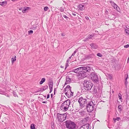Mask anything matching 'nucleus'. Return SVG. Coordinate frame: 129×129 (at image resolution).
Instances as JSON below:
<instances>
[{
	"instance_id": "obj_33",
	"label": "nucleus",
	"mask_w": 129,
	"mask_h": 129,
	"mask_svg": "<svg viewBox=\"0 0 129 129\" xmlns=\"http://www.w3.org/2000/svg\"><path fill=\"white\" fill-rule=\"evenodd\" d=\"M13 95L15 97H18V95L16 93V92H15L13 91Z\"/></svg>"
},
{
	"instance_id": "obj_53",
	"label": "nucleus",
	"mask_w": 129,
	"mask_h": 129,
	"mask_svg": "<svg viewBox=\"0 0 129 129\" xmlns=\"http://www.w3.org/2000/svg\"><path fill=\"white\" fill-rule=\"evenodd\" d=\"M51 127V128L53 129H54L55 128L54 126V123H53V125L52 124Z\"/></svg>"
},
{
	"instance_id": "obj_24",
	"label": "nucleus",
	"mask_w": 129,
	"mask_h": 129,
	"mask_svg": "<svg viewBox=\"0 0 129 129\" xmlns=\"http://www.w3.org/2000/svg\"><path fill=\"white\" fill-rule=\"evenodd\" d=\"M60 114H61L59 113H57V118L59 121L61 120V115H59Z\"/></svg>"
},
{
	"instance_id": "obj_48",
	"label": "nucleus",
	"mask_w": 129,
	"mask_h": 129,
	"mask_svg": "<svg viewBox=\"0 0 129 129\" xmlns=\"http://www.w3.org/2000/svg\"><path fill=\"white\" fill-rule=\"evenodd\" d=\"M71 88H68L67 89V92H69L70 93V91H71Z\"/></svg>"
},
{
	"instance_id": "obj_20",
	"label": "nucleus",
	"mask_w": 129,
	"mask_h": 129,
	"mask_svg": "<svg viewBox=\"0 0 129 129\" xmlns=\"http://www.w3.org/2000/svg\"><path fill=\"white\" fill-rule=\"evenodd\" d=\"M69 88H71V87L70 86V85H68L66 87L64 88V90H63V93L64 92H66L67 89Z\"/></svg>"
},
{
	"instance_id": "obj_4",
	"label": "nucleus",
	"mask_w": 129,
	"mask_h": 129,
	"mask_svg": "<svg viewBox=\"0 0 129 129\" xmlns=\"http://www.w3.org/2000/svg\"><path fill=\"white\" fill-rule=\"evenodd\" d=\"M66 128L68 129H75L76 125L75 122L69 120L65 122Z\"/></svg>"
},
{
	"instance_id": "obj_9",
	"label": "nucleus",
	"mask_w": 129,
	"mask_h": 129,
	"mask_svg": "<svg viewBox=\"0 0 129 129\" xmlns=\"http://www.w3.org/2000/svg\"><path fill=\"white\" fill-rule=\"evenodd\" d=\"M71 81V79L70 78L69 76H66V81L65 82L64 86L67 84L70 83Z\"/></svg>"
},
{
	"instance_id": "obj_21",
	"label": "nucleus",
	"mask_w": 129,
	"mask_h": 129,
	"mask_svg": "<svg viewBox=\"0 0 129 129\" xmlns=\"http://www.w3.org/2000/svg\"><path fill=\"white\" fill-rule=\"evenodd\" d=\"M45 79L44 78H42L40 82V85L42 84L45 81Z\"/></svg>"
},
{
	"instance_id": "obj_45",
	"label": "nucleus",
	"mask_w": 129,
	"mask_h": 129,
	"mask_svg": "<svg viewBox=\"0 0 129 129\" xmlns=\"http://www.w3.org/2000/svg\"><path fill=\"white\" fill-rule=\"evenodd\" d=\"M118 6L116 4L115 5L113 6V7H114V9H117V8Z\"/></svg>"
},
{
	"instance_id": "obj_11",
	"label": "nucleus",
	"mask_w": 129,
	"mask_h": 129,
	"mask_svg": "<svg viewBox=\"0 0 129 129\" xmlns=\"http://www.w3.org/2000/svg\"><path fill=\"white\" fill-rule=\"evenodd\" d=\"M77 7L78 8H79V9L81 11L84 10L85 8L84 5L81 4L78 5Z\"/></svg>"
},
{
	"instance_id": "obj_35",
	"label": "nucleus",
	"mask_w": 129,
	"mask_h": 129,
	"mask_svg": "<svg viewBox=\"0 0 129 129\" xmlns=\"http://www.w3.org/2000/svg\"><path fill=\"white\" fill-rule=\"evenodd\" d=\"M33 30H30L28 31V35H30L33 33Z\"/></svg>"
},
{
	"instance_id": "obj_30",
	"label": "nucleus",
	"mask_w": 129,
	"mask_h": 129,
	"mask_svg": "<svg viewBox=\"0 0 129 129\" xmlns=\"http://www.w3.org/2000/svg\"><path fill=\"white\" fill-rule=\"evenodd\" d=\"M110 3L111 4L112 6H113L115 5L116 4L112 1H110Z\"/></svg>"
},
{
	"instance_id": "obj_38",
	"label": "nucleus",
	"mask_w": 129,
	"mask_h": 129,
	"mask_svg": "<svg viewBox=\"0 0 129 129\" xmlns=\"http://www.w3.org/2000/svg\"><path fill=\"white\" fill-rule=\"evenodd\" d=\"M71 58V56H70L69 57V58L68 59H67V61H66V64H67V62H68V63L69 62V61L70 60Z\"/></svg>"
},
{
	"instance_id": "obj_56",
	"label": "nucleus",
	"mask_w": 129,
	"mask_h": 129,
	"mask_svg": "<svg viewBox=\"0 0 129 129\" xmlns=\"http://www.w3.org/2000/svg\"><path fill=\"white\" fill-rule=\"evenodd\" d=\"M53 84V82H48V84Z\"/></svg>"
},
{
	"instance_id": "obj_25",
	"label": "nucleus",
	"mask_w": 129,
	"mask_h": 129,
	"mask_svg": "<svg viewBox=\"0 0 129 129\" xmlns=\"http://www.w3.org/2000/svg\"><path fill=\"white\" fill-rule=\"evenodd\" d=\"M70 92L68 91L66 92L65 93L66 95L68 97V98H70L71 97L70 96Z\"/></svg>"
},
{
	"instance_id": "obj_2",
	"label": "nucleus",
	"mask_w": 129,
	"mask_h": 129,
	"mask_svg": "<svg viewBox=\"0 0 129 129\" xmlns=\"http://www.w3.org/2000/svg\"><path fill=\"white\" fill-rule=\"evenodd\" d=\"M84 89L87 91L91 90L93 86V84L90 80H85L83 83Z\"/></svg>"
},
{
	"instance_id": "obj_64",
	"label": "nucleus",
	"mask_w": 129,
	"mask_h": 129,
	"mask_svg": "<svg viewBox=\"0 0 129 129\" xmlns=\"http://www.w3.org/2000/svg\"><path fill=\"white\" fill-rule=\"evenodd\" d=\"M53 94L52 93L51 94V98H53Z\"/></svg>"
},
{
	"instance_id": "obj_6",
	"label": "nucleus",
	"mask_w": 129,
	"mask_h": 129,
	"mask_svg": "<svg viewBox=\"0 0 129 129\" xmlns=\"http://www.w3.org/2000/svg\"><path fill=\"white\" fill-rule=\"evenodd\" d=\"M87 100V99H85L82 97H81L79 98L78 102L81 107L83 108L85 107L87 103H88Z\"/></svg>"
},
{
	"instance_id": "obj_23",
	"label": "nucleus",
	"mask_w": 129,
	"mask_h": 129,
	"mask_svg": "<svg viewBox=\"0 0 129 129\" xmlns=\"http://www.w3.org/2000/svg\"><path fill=\"white\" fill-rule=\"evenodd\" d=\"M36 125L34 123H32L31 124L30 126V128L31 129H36L35 128V126Z\"/></svg>"
},
{
	"instance_id": "obj_59",
	"label": "nucleus",
	"mask_w": 129,
	"mask_h": 129,
	"mask_svg": "<svg viewBox=\"0 0 129 129\" xmlns=\"http://www.w3.org/2000/svg\"><path fill=\"white\" fill-rule=\"evenodd\" d=\"M49 89L50 90L49 93H50L52 91L53 88H51V89Z\"/></svg>"
},
{
	"instance_id": "obj_61",
	"label": "nucleus",
	"mask_w": 129,
	"mask_h": 129,
	"mask_svg": "<svg viewBox=\"0 0 129 129\" xmlns=\"http://www.w3.org/2000/svg\"><path fill=\"white\" fill-rule=\"evenodd\" d=\"M26 10L24 9L22 10V11L23 13H25V12Z\"/></svg>"
},
{
	"instance_id": "obj_41",
	"label": "nucleus",
	"mask_w": 129,
	"mask_h": 129,
	"mask_svg": "<svg viewBox=\"0 0 129 129\" xmlns=\"http://www.w3.org/2000/svg\"><path fill=\"white\" fill-rule=\"evenodd\" d=\"M115 9L117 11H118L119 12L120 11V9L119 8V7L118 6L117 7V9Z\"/></svg>"
},
{
	"instance_id": "obj_62",
	"label": "nucleus",
	"mask_w": 129,
	"mask_h": 129,
	"mask_svg": "<svg viewBox=\"0 0 129 129\" xmlns=\"http://www.w3.org/2000/svg\"><path fill=\"white\" fill-rule=\"evenodd\" d=\"M42 103H47V101H43L42 102Z\"/></svg>"
},
{
	"instance_id": "obj_37",
	"label": "nucleus",
	"mask_w": 129,
	"mask_h": 129,
	"mask_svg": "<svg viewBox=\"0 0 129 129\" xmlns=\"http://www.w3.org/2000/svg\"><path fill=\"white\" fill-rule=\"evenodd\" d=\"M48 7L47 6L45 7L44 8V11H47L48 9Z\"/></svg>"
},
{
	"instance_id": "obj_44",
	"label": "nucleus",
	"mask_w": 129,
	"mask_h": 129,
	"mask_svg": "<svg viewBox=\"0 0 129 129\" xmlns=\"http://www.w3.org/2000/svg\"><path fill=\"white\" fill-rule=\"evenodd\" d=\"M48 86L46 85H45V86H44V88L45 89V90L46 89H48Z\"/></svg>"
},
{
	"instance_id": "obj_10",
	"label": "nucleus",
	"mask_w": 129,
	"mask_h": 129,
	"mask_svg": "<svg viewBox=\"0 0 129 129\" xmlns=\"http://www.w3.org/2000/svg\"><path fill=\"white\" fill-rule=\"evenodd\" d=\"M59 115H61V120H60V121L63 122L66 119L67 116L65 113L60 114Z\"/></svg>"
},
{
	"instance_id": "obj_32",
	"label": "nucleus",
	"mask_w": 129,
	"mask_h": 129,
	"mask_svg": "<svg viewBox=\"0 0 129 129\" xmlns=\"http://www.w3.org/2000/svg\"><path fill=\"white\" fill-rule=\"evenodd\" d=\"M125 31L126 34H127V35H129V30L127 29H125Z\"/></svg>"
},
{
	"instance_id": "obj_16",
	"label": "nucleus",
	"mask_w": 129,
	"mask_h": 129,
	"mask_svg": "<svg viewBox=\"0 0 129 129\" xmlns=\"http://www.w3.org/2000/svg\"><path fill=\"white\" fill-rule=\"evenodd\" d=\"M93 36L94 35L93 34H92L91 35L89 34L88 35V36L87 37V39L88 40L89 39H91Z\"/></svg>"
},
{
	"instance_id": "obj_27",
	"label": "nucleus",
	"mask_w": 129,
	"mask_h": 129,
	"mask_svg": "<svg viewBox=\"0 0 129 129\" xmlns=\"http://www.w3.org/2000/svg\"><path fill=\"white\" fill-rule=\"evenodd\" d=\"M5 3H6V4H7V2L5 1H3L2 2H0V5L2 6H3Z\"/></svg>"
},
{
	"instance_id": "obj_46",
	"label": "nucleus",
	"mask_w": 129,
	"mask_h": 129,
	"mask_svg": "<svg viewBox=\"0 0 129 129\" xmlns=\"http://www.w3.org/2000/svg\"><path fill=\"white\" fill-rule=\"evenodd\" d=\"M48 82H53V81L51 78L49 79Z\"/></svg>"
},
{
	"instance_id": "obj_63",
	"label": "nucleus",
	"mask_w": 129,
	"mask_h": 129,
	"mask_svg": "<svg viewBox=\"0 0 129 129\" xmlns=\"http://www.w3.org/2000/svg\"><path fill=\"white\" fill-rule=\"evenodd\" d=\"M88 40L87 39V38H86L84 40V41H86L87 40Z\"/></svg>"
},
{
	"instance_id": "obj_39",
	"label": "nucleus",
	"mask_w": 129,
	"mask_h": 129,
	"mask_svg": "<svg viewBox=\"0 0 129 129\" xmlns=\"http://www.w3.org/2000/svg\"><path fill=\"white\" fill-rule=\"evenodd\" d=\"M60 11L62 12H63L64 11V8L62 7H61L60 8Z\"/></svg>"
},
{
	"instance_id": "obj_17",
	"label": "nucleus",
	"mask_w": 129,
	"mask_h": 129,
	"mask_svg": "<svg viewBox=\"0 0 129 129\" xmlns=\"http://www.w3.org/2000/svg\"><path fill=\"white\" fill-rule=\"evenodd\" d=\"M2 121L4 122L5 123H6L9 122V120L8 118L5 117L3 119Z\"/></svg>"
},
{
	"instance_id": "obj_15",
	"label": "nucleus",
	"mask_w": 129,
	"mask_h": 129,
	"mask_svg": "<svg viewBox=\"0 0 129 129\" xmlns=\"http://www.w3.org/2000/svg\"><path fill=\"white\" fill-rule=\"evenodd\" d=\"M121 120V118L120 117H117L115 118H113V120L114 122H116V121H119L120 120Z\"/></svg>"
},
{
	"instance_id": "obj_7",
	"label": "nucleus",
	"mask_w": 129,
	"mask_h": 129,
	"mask_svg": "<svg viewBox=\"0 0 129 129\" xmlns=\"http://www.w3.org/2000/svg\"><path fill=\"white\" fill-rule=\"evenodd\" d=\"M90 76L91 79L95 82L97 83L98 81V76L95 72H92L91 73Z\"/></svg>"
},
{
	"instance_id": "obj_19",
	"label": "nucleus",
	"mask_w": 129,
	"mask_h": 129,
	"mask_svg": "<svg viewBox=\"0 0 129 129\" xmlns=\"http://www.w3.org/2000/svg\"><path fill=\"white\" fill-rule=\"evenodd\" d=\"M16 60V56L15 55L14 56L13 58H12L11 59L12 63V64Z\"/></svg>"
},
{
	"instance_id": "obj_28",
	"label": "nucleus",
	"mask_w": 129,
	"mask_h": 129,
	"mask_svg": "<svg viewBox=\"0 0 129 129\" xmlns=\"http://www.w3.org/2000/svg\"><path fill=\"white\" fill-rule=\"evenodd\" d=\"M37 25H34L31 29L33 30H35L37 29Z\"/></svg>"
},
{
	"instance_id": "obj_55",
	"label": "nucleus",
	"mask_w": 129,
	"mask_h": 129,
	"mask_svg": "<svg viewBox=\"0 0 129 129\" xmlns=\"http://www.w3.org/2000/svg\"><path fill=\"white\" fill-rule=\"evenodd\" d=\"M50 97V94H48L47 95V99H48Z\"/></svg>"
},
{
	"instance_id": "obj_22",
	"label": "nucleus",
	"mask_w": 129,
	"mask_h": 129,
	"mask_svg": "<svg viewBox=\"0 0 129 129\" xmlns=\"http://www.w3.org/2000/svg\"><path fill=\"white\" fill-rule=\"evenodd\" d=\"M84 125H86L85 126H84L83 127V128L84 129H89V124H85Z\"/></svg>"
},
{
	"instance_id": "obj_5",
	"label": "nucleus",
	"mask_w": 129,
	"mask_h": 129,
	"mask_svg": "<svg viewBox=\"0 0 129 129\" xmlns=\"http://www.w3.org/2000/svg\"><path fill=\"white\" fill-rule=\"evenodd\" d=\"M94 105L92 101L89 102L85 106L87 111L88 112L90 113L93 110Z\"/></svg>"
},
{
	"instance_id": "obj_51",
	"label": "nucleus",
	"mask_w": 129,
	"mask_h": 129,
	"mask_svg": "<svg viewBox=\"0 0 129 129\" xmlns=\"http://www.w3.org/2000/svg\"><path fill=\"white\" fill-rule=\"evenodd\" d=\"M63 16L64 18H66L67 20H68L67 19L69 18L67 16H66V15H63Z\"/></svg>"
},
{
	"instance_id": "obj_1",
	"label": "nucleus",
	"mask_w": 129,
	"mask_h": 129,
	"mask_svg": "<svg viewBox=\"0 0 129 129\" xmlns=\"http://www.w3.org/2000/svg\"><path fill=\"white\" fill-rule=\"evenodd\" d=\"M92 68L88 65H85L82 67V78H83L87 76L91 71Z\"/></svg>"
},
{
	"instance_id": "obj_43",
	"label": "nucleus",
	"mask_w": 129,
	"mask_h": 129,
	"mask_svg": "<svg viewBox=\"0 0 129 129\" xmlns=\"http://www.w3.org/2000/svg\"><path fill=\"white\" fill-rule=\"evenodd\" d=\"M40 91H42V88H41L39 89L36 92H38Z\"/></svg>"
},
{
	"instance_id": "obj_60",
	"label": "nucleus",
	"mask_w": 129,
	"mask_h": 129,
	"mask_svg": "<svg viewBox=\"0 0 129 129\" xmlns=\"http://www.w3.org/2000/svg\"><path fill=\"white\" fill-rule=\"evenodd\" d=\"M42 88V92L43 91L45 90V89L44 88Z\"/></svg>"
},
{
	"instance_id": "obj_12",
	"label": "nucleus",
	"mask_w": 129,
	"mask_h": 129,
	"mask_svg": "<svg viewBox=\"0 0 129 129\" xmlns=\"http://www.w3.org/2000/svg\"><path fill=\"white\" fill-rule=\"evenodd\" d=\"M125 81L124 82V85L125 86V87H127V85L128 83V82L127 81V79L128 78V74H126L125 75Z\"/></svg>"
},
{
	"instance_id": "obj_50",
	"label": "nucleus",
	"mask_w": 129,
	"mask_h": 129,
	"mask_svg": "<svg viewBox=\"0 0 129 129\" xmlns=\"http://www.w3.org/2000/svg\"><path fill=\"white\" fill-rule=\"evenodd\" d=\"M70 92H71V93H70V95L71 96H73V94L74 93V92H72L71 90V91H70Z\"/></svg>"
},
{
	"instance_id": "obj_42",
	"label": "nucleus",
	"mask_w": 129,
	"mask_h": 129,
	"mask_svg": "<svg viewBox=\"0 0 129 129\" xmlns=\"http://www.w3.org/2000/svg\"><path fill=\"white\" fill-rule=\"evenodd\" d=\"M24 8L26 11L28 9L30 8L28 7H24Z\"/></svg>"
},
{
	"instance_id": "obj_47",
	"label": "nucleus",
	"mask_w": 129,
	"mask_h": 129,
	"mask_svg": "<svg viewBox=\"0 0 129 129\" xmlns=\"http://www.w3.org/2000/svg\"><path fill=\"white\" fill-rule=\"evenodd\" d=\"M129 47V44H127L126 45L124 46V48H127L128 47Z\"/></svg>"
},
{
	"instance_id": "obj_54",
	"label": "nucleus",
	"mask_w": 129,
	"mask_h": 129,
	"mask_svg": "<svg viewBox=\"0 0 129 129\" xmlns=\"http://www.w3.org/2000/svg\"><path fill=\"white\" fill-rule=\"evenodd\" d=\"M75 71L74 73L76 74H79L78 71H77L76 69H75Z\"/></svg>"
},
{
	"instance_id": "obj_29",
	"label": "nucleus",
	"mask_w": 129,
	"mask_h": 129,
	"mask_svg": "<svg viewBox=\"0 0 129 129\" xmlns=\"http://www.w3.org/2000/svg\"><path fill=\"white\" fill-rule=\"evenodd\" d=\"M118 97L121 100L122 99V95L120 93H119L118 94Z\"/></svg>"
},
{
	"instance_id": "obj_18",
	"label": "nucleus",
	"mask_w": 129,
	"mask_h": 129,
	"mask_svg": "<svg viewBox=\"0 0 129 129\" xmlns=\"http://www.w3.org/2000/svg\"><path fill=\"white\" fill-rule=\"evenodd\" d=\"M118 109L119 112H121L123 108V107H122V106L119 105L118 106Z\"/></svg>"
},
{
	"instance_id": "obj_8",
	"label": "nucleus",
	"mask_w": 129,
	"mask_h": 129,
	"mask_svg": "<svg viewBox=\"0 0 129 129\" xmlns=\"http://www.w3.org/2000/svg\"><path fill=\"white\" fill-rule=\"evenodd\" d=\"M76 69L77 71H78L79 75L81 76V78H82V74L83 73H82V67Z\"/></svg>"
},
{
	"instance_id": "obj_57",
	"label": "nucleus",
	"mask_w": 129,
	"mask_h": 129,
	"mask_svg": "<svg viewBox=\"0 0 129 129\" xmlns=\"http://www.w3.org/2000/svg\"><path fill=\"white\" fill-rule=\"evenodd\" d=\"M85 18L87 20H88L89 19V17L88 16H85Z\"/></svg>"
},
{
	"instance_id": "obj_52",
	"label": "nucleus",
	"mask_w": 129,
	"mask_h": 129,
	"mask_svg": "<svg viewBox=\"0 0 129 129\" xmlns=\"http://www.w3.org/2000/svg\"><path fill=\"white\" fill-rule=\"evenodd\" d=\"M68 62H67V64H66V67L64 69L65 70H66L67 68V67L69 66V64H68Z\"/></svg>"
},
{
	"instance_id": "obj_40",
	"label": "nucleus",
	"mask_w": 129,
	"mask_h": 129,
	"mask_svg": "<svg viewBox=\"0 0 129 129\" xmlns=\"http://www.w3.org/2000/svg\"><path fill=\"white\" fill-rule=\"evenodd\" d=\"M111 61L112 62H115L116 61V60L114 58H112L111 59Z\"/></svg>"
},
{
	"instance_id": "obj_14",
	"label": "nucleus",
	"mask_w": 129,
	"mask_h": 129,
	"mask_svg": "<svg viewBox=\"0 0 129 129\" xmlns=\"http://www.w3.org/2000/svg\"><path fill=\"white\" fill-rule=\"evenodd\" d=\"M92 90V91L94 92V94H96L97 93V88L95 86H94V87L93 88V89Z\"/></svg>"
},
{
	"instance_id": "obj_34",
	"label": "nucleus",
	"mask_w": 129,
	"mask_h": 129,
	"mask_svg": "<svg viewBox=\"0 0 129 129\" xmlns=\"http://www.w3.org/2000/svg\"><path fill=\"white\" fill-rule=\"evenodd\" d=\"M96 55L100 57H102L103 56V55L101 53H97Z\"/></svg>"
},
{
	"instance_id": "obj_13",
	"label": "nucleus",
	"mask_w": 129,
	"mask_h": 129,
	"mask_svg": "<svg viewBox=\"0 0 129 129\" xmlns=\"http://www.w3.org/2000/svg\"><path fill=\"white\" fill-rule=\"evenodd\" d=\"M90 46L92 48L94 49H96L98 47V46L95 44L93 43L90 44Z\"/></svg>"
},
{
	"instance_id": "obj_3",
	"label": "nucleus",
	"mask_w": 129,
	"mask_h": 129,
	"mask_svg": "<svg viewBox=\"0 0 129 129\" xmlns=\"http://www.w3.org/2000/svg\"><path fill=\"white\" fill-rule=\"evenodd\" d=\"M70 100L68 99L65 101L61 104L60 109L63 111H67L71 104Z\"/></svg>"
},
{
	"instance_id": "obj_26",
	"label": "nucleus",
	"mask_w": 129,
	"mask_h": 129,
	"mask_svg": "<svg viewBox=\"0 0 129 129\" xmlns=\"http://www.w3.org/2000/svg\"><path fill=\"white\" fill-rule=\"evenodd\" d=\"M91 57V55H87L86 56L85 58L86 59H90Z\"/></svg>"
},
{
	"instance_id": "obj_58",
	"label": "nucleus",
	"mask_w": 129,
	"mask_h": 129,
	"mask_svg": "<svg viewBox=\"0 0 129 129\" xmlns=\"http://www.w3.org/2000/svg\"><path fill=\"white\" fill-rule=\"evenodd\" d=\"M108 11L107 10H106L105 11V13L106 14H108Z\"/></svg>"
},
{
	"instance_id": "obj_31",
	"label": "nucleus",
	"mask_w": 129,
	"mask_h": 129,
	"mask_svg": "<svg viewBox=\"0 0 129 129\" xmlns=\"http://www.w3.org/2000/svg\"><path fill=\"white\" fill-rule=\"evenodd\" d=\"M107 77L110 79H111L112 78V76L111 74H108Z\"/></svg>"
},
{
	"instance_id": "obj_49",
	"label": "nucleus",
	"mask_w": 129,
	"mask_h": 129,
	"mask_svg": "<svg viewBox=\"0 0 129 129\" xmlns=\"http://www.w3.org/2000/svg\"><path fill=\"white\" fill-rule=\"evenodd\" d=\"M76 50H75L74 52L73 53V54H72V55L71 56V57H72V56H74L75 54L76 53Z\"/></svg>"
},
{
	"instance_id": "obj_36",
	"label": "nucleus",
	"mask_w": 129,
	"mask_h": 129,
	"mask_svg": "<svg viewBox=\"0 0 129 129\" xmlns=\"http://www.w3.org/2000/svg\"><path fill=\"white\" fill-rule=\"evenodd\" d=\"M53 84H49L48 85L49 86V89L53 88Z\"/></svg>"
}]
</instances>
